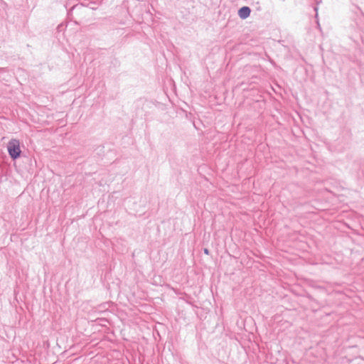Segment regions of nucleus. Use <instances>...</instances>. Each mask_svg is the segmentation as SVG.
<instances>
[{"mask_svg": "<svg viewBox=\"0 0 364 364\" xmlns=\"http://www.w3.org/2000/svg\"><path fill=\"white\" fill-rule=\"evenodd\" d=\"M8 151L13 159H16L21 156V150L20 141L16 139H11L7 146Z\"/></svg>", "mask_w": 364, "mask_h": 364, "instance_id": "f257e3e1", "label": "nucleus"}, {"mask_svg": "<svg viewBox=\"0 0 364 364\" xmlns=\"http://www.w3.org/2000/svg\"><path fill=\"white\" fill-rule=\"evenodd\" d=\"M250 14V9L247 6H243L238 11V15L242 19L247 18Z\"/></svg>", "mask_w": 364, "mask_h": 364, "instance_id": "f03ea898", "label": "nucleus"}, {"mask_svg": "<svg viewBox=\"0 0 364 364\" xmlns=\"http://www.w3.org/2000/svg\"><path fill=\"white\" fill-rule=\"evenodd\" d=\"M204 252L206 254V255H208L209 254V251L208 249H205L204 250Z\"/></svg>", "mask_w": 364, "mask_h": 364, "instance_id": "7ed1b4c3", "label": "nucleus"}]
</instances>
